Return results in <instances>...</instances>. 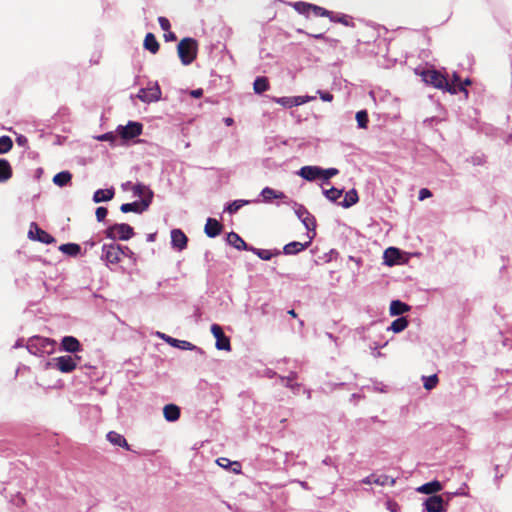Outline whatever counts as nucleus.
Returning <instances> with one entry per match:
<instances>
[{"label": "nucleus", "mask_w": 512, "mask_h": 512, "mask_svg": "<svg viewBox=\"0 0 512 512\" xmlns=\"http://www.w3.org/2000/svg\"><path fill=\"white\" fill-rule=\"evenodd\" d=\"M420 76L422 80L429 85L437 89H441L444 91H448L451 94L458 93V89L454 82H451L447 79V77L441 72L434 69H426L420 72Z\"/></svg>", "instance_id": "nucleus-1"}, {"label": "nucleus", "mask_w": 512, "mask_h": 512, "mask_svg": "<svg viewBox=\"0 0 512 512\" xmlns=\"http://www.w3.org/2000/svg\"><path fill=\"white\" fill-rule=\"evenodd\" d=\"M197 49V41L193 38L187 37L179 42L177 51L183 65H189L195 60Z\"/></svg>", "instance_id": "nucleus-2"}, {"label": "nucleus", "mask_w": 512, "mask_h": 512, "mask_svg": "<svg viewBox=\"0 0 512 512\" xmlns=\"http://www.w3.org/2000/svg\"><path fill=\"white\" fill-rule=\"evenodd\" d=\"M123 258L122 246L114 242L103 244L101 248L100 259L104 261L109 268L118 265Z\"/></svg>", "instance_id": "nucleus-3"}, {"label": "nucleus", "mask_w": 512, "mask_h": 512, "mask_svg": "<svg viewBox=\"0 0 512 512\" xmlns=\"http://www.w3.org/2000/svg\"><path fill=\"white\" fill-rule=\"evenodd\" d=\"M56 342L45 337H32L27 343V349L31 354L44 355L51 354L55 349Z\"/></svg>", "instance_id": "nucleus-4"}, {"label": "nucleus", "mask_w": 512, "mask_h": 512, "mask_svg": "<svg viewBox=\"0 0 512 512\" xmlns=\"http://www.w3.org/2000/svg\"><path fill=\"white\" fill-rule=\"evenodd\" d=\"M105 235L113 241H127L134 236V229L129 224L116 223L106 229Z\"/></svg>", "instance_id": "nucleus-5"}, {"label": "nucleus", "mask_w": 512, "mask_h": 512, "mask_svg": "<svg viewBox=\"0 0 512 512\" xmlns=\"http://www.w3.org/2000/svg\"><path fill=\"white\" fill-rule=\"evenodd\" d=\"M80 361L81 357L78 355H65L53 358L49 365L62 373H70L77 368Z\"/></svg>", "instance_id": "nucleus-6"}, {"label": "nucleus", "mask_w": 512, "mask_h": 512, "mask_svg": "<svg viewBox=\"0 0 512 512\" xmlns=\"http://www.w3.org/2000/svg\"><path fill=\"white\" fill-rule=\"evenodd\" d=\"M142 130L143 125L141 123L129 121L127 125H119L116 132L122 139L130 140L141 135Z\"/></svg>", "instance_id": "nucleus-7"}, {"label": "nucleus", "mask_w": 512, "mask_h": 512, "mask_svg": "<svg viewBox=\"0 0 512 512\" xmlns=\"http://www.w3.org/2000/svg\"><path fill=\"white\" fill-rule=\"evenodd\" d=\"M406 262L407 258H404V253L396 247H389L383 253V263L386 266L392 267Z\"/></svg>", "instance_id": "nucleus-8"}, {"label": "nucleus", "mask_w": 512, "mask_h": 512, "mask_svg": "<svg viewBox=\"0 0 512 512\" xmlns=\"http://www.w3.org/2000/svg\"><path fill=\"white\" fill-rule=\"evenodd\" d=\"M137 98L144 103L156 102L161 98V89L157 83H154L152 86L140 89Z\"/></svg>", "instance_id": "nucleus-9"}, {"label": "nucleus", "mask_w": 512, "mask_h": 512, "mask_svg": "<svg viewBox=\"0 0 512 512\" xmlns=\"http://www.w3.org/2000/svg\"><path fill=\"white\" fill-rule=\"evenodd\" d=\"M211 333L216 339L215 346L218 350H231V344L229 338L224 334L223 329L218 324L211 325Z\"/></svg>", "instance_id": "nucleus-10"}, {"label": "nucleus", "mask_w": 512, "mask_h": 512, "mask_svg": "<svg viewBox=\"0 0 512 512\" xmlns=\"http://www.w3.org/2000/svg\"><path fill=\"white\" fill-rule=\"evenodd\" d=\"M295 213L299 220L303 223V225L306 227V229L312 233L315 230L316 222L314 217L306 210V208L302 205L296 204L294 207Z\"/></svg>", "instance_id": "nucleus-11"}, {"label": "nucleus", "mask_w": 512, "mask_h": 512, "mask_svg": "<svg viewBox=\"0 0 512 512\" xmlns=\"http://www.w3.org/2000/svg\"><path fill=\"white\" fill-rule=\"evenodd\" d=\"M132 193L134 197L141 198L140 202L145 204V206H150L153 199V192L148 186L142 183H137L132 186Z\"/></svg>", "instance_id": "nucleus-12"}, {"label": "nucleus", "mask_w": 512, "mask_h": 512, "mask_svg": "<svg viewBox=\"0 0 512 512\" xmlns=\"http://www.w3.org/2000/svg\"><path fill=\"white\" fill-rule=\"evenodd\" d=\"M314 236H315V232H313L311 234L308 233L307 234L308 240L305 243L294 241V242H290V243L286 244L283 248L284 254L294 255V254H297V253L303 251L311 244Z\"/></svg>", "instance_id": "nucleus-13"}, {"label": "nucleus", "mask_w": 512, "mask_h": 512, "mask_svg": "<svg viewBox=\"0 0 512 512\" xmlns=\"http://www.w3.org/2000/svg\"><path fill=\"white\" fill-rule=\"evenodd\" d=\"M28 236L33 240H38L46 244L52 243L54 241V238L44 230L40 229L36 223L30 224Z\"/></svg>", "instance_id": "nucleus-14"}, {"label": "nucleus", "mask_w": 512, "mask_h": 512, "mask_svg": "<svg viewBox=\"0 0 512 512\" xmlns=\"http://www.w3.org/2000/svg\"><path fill=\"white\" fill-rule=\"evenodd\" d=\"M188 238L180 229H173L171 231V246L172 248L182 251L187 247Z\"/></svg>", "instance_id": "nucleus-15"}, {"label": "nucleus", "mask_w": 512, "mask_h": 512, "mask_svg": "<svg viewBox=\"0 0 512 512\" xmlns=\"http://www.w3.org/2000/svg\"><path fill=\"white\" fill-rule=\"evenodd\" d=\"M424 506L427 512H444L445 505L443 498L439 495H434L427 498L424 502Z\"/></svg>", "instance_id": "nucleus-16"}, {"label": "nucleus", "mask_w": 512, "mask_h": 512, "mask_svg": "<svg viewBox=\"0 0 512 512\" xmlns=\"http://www.w3.org/2000/svg\"><path fill=\"white\" fill-rule=\"evenodd\" d=\"M322 168L318 166H303L298 175L307 181L321 179Z\"/></svg>", "instance_id": "nucleus-17"}, {"label": "nucleus", "mask_w": 512, "mask_h": 512, "mask_svg": "<svg viewBox=\"0 0 512 512\" xmlns=\"http://www.w3.org/2000/svg\"><path fill=\"white\" fill-rule=\"evenodd\" d=\"M61 348L66 352L76 353L81 351V344L77 338L65 336L61 340Z\"/></svg>", "instance_id": "nucleus-18"}, {"label": "nucleus", "mask_w": 512, "mask_h": 512, "mask_svg": "<svg viewBox=\"0 0 512 512\" xmlns=\"http://www.w3.org/2000/svg\"><path fill=\"white\" fill-rule=\"evenodd\" d=\"M260 196L262 197V201L265 203H271L274 199H285L286 195L278 190H275L270 187H265L262 189Z\"/></svg>", "instance_id": "nucleus-19"}, {"label": "nucleus", "mask_w": 512, "mask_h": 512, "mask_svg": "<svg viewBox=\"0 0 512 512\" xmlns=\"http://www.w3.org/2000/svg\"><path fill=\"white\" fill-rule=\"evenodd\" d=\"M221 224L213 218H208L205 224V233L208 237L214 238L221 232Z\"/></svg>", "instance_id": "nucleus-20"}, {"label": "nucleus", "mask_w": 512, "mask_h": 512, "mask_svg": "<svg viewBox=\"0 0 512 512\" xmlns=\"http://www.w3.org/2000/svg\"><path fill=\"white\" fill-rule=\"evenodd\" d=\"M227 242L229 245L233 246L234 248L240 251L250 249L246 242L235 232H230L227 235Z\"/></svg>", "instance_id": "nucleus-21"}, {"label": "nucleus", "mask_w": 512, "mask_h": 512, "mask_svg": "<svg viewBox=\"0 0 512 512\" xmlns=\"http://www.w3.org/2000/svg\"><path fill=\"white\" fill-rule=\"evenodd\" d=\"M114 194L115 192L113 188L98 189L93 194V201L95 203L107 202L113 199Z\"/></svg>", "instance_id": "nucleus-22"}, {"label": "nucleus", "mask_w": 512, "mask_h": 512, "mask_svg": "<svg viewBox=\"0 0 512 512\" xmlns=\"http://www.w3.org/2000/svg\"><path fill=\"white\" fill-rule=\"evenodd\" d=\"M106 438L114 446H119V447L125 448L126 450L130 449V446L127 443L124 436L119 434L118 432L110 431L107 434Z\"/></svg>", "instance_id": "nucleus-23"}, {"label": "nucleus", "mask_w": 512, "mask_h": 512, "mask_svg": "<svg viewBox=\"0 0 512 512\" xmlns=\"http://www.w3.org/2000/svg\"><path fill=\"white\" fill-rule=\"evenodd\" d=\"M442 489L443 485L439 481L435 480L419 486L416 490L422 494H434Z\"/></svg>", "instance_id": "nucleus-24"}, {"label": "nucleus", "mask_w": 512, "mask_h": 512, "mask_svg": "<svg viewBox=\"0 0 512 512\" xmlns=\"http://www.w3.org/2000/svg\"><path fill=\"white\" fill-rule=\"evenodd\" d=\"M148 207L149 206H145V204H143L140 201H135L132 203L122 204L120 207V210L123 213H128V212L142 213V212L146 211L148 209Z\"/></svg>", "instance_id": "nucleus-25"}, {"label": "nucleus", "mask_w": 512, "mask_h": 512, "mask_svg": "<svg viewBox=\"0 0 512 512\" xmlns=\"http://www.w3.org/2000/svg\"><path fill=\"white\" fill-rule=\"evenodd\" d=\"M163 414L167 421L174 422L180 417V409L174 404L165 405L163 408Z\"/></svg>", "instance_id": "nucleus-26"}, {"label": "nucleus", "mask_w": 512, "mask_h": 512, "mask_svg": "<svg viewBox=\"0 0 512 512\" xmlns=\"http://www.w3.org/2000/svg\"><path fill=\"white\" fill-rule=\"evenodd\" d=\"M217 464L224 469H231L235 474L241 472V466L238 462H232L228 458L220 457L216 460Z\"/></svg>", "instance_id": "nucleus-27"}, {"label": "nucleus", "mask_w": 512, "mask_h": 512, "mask_svg": "<svg viewBox=\"0 0 512 512\" xmlns=\"http://www.w3.org/2000/svg\"><path fill=\"white\" fill-rule=\"evenodd\" d=\"M12 177V168L5 159H0V182H6Z\"/></svg>", "instance_id": "nucleus-28"}, {"label": "nucleus", "mask_w": 512, "mask_h": 512, "mask_svg": "<svg viewBox=\"0 0 512 512\" xmlns=\"http://www.w3.org/2000/svg\"><path fill=\"white\" fill-rule=\"evenodd\" d=\"M409 310V306L399 300H394L390 304V314L393 316L401 315Z\"/></svg>", "instance_id": "nucleus-29"}, {"label": "nucleus", "mask_w": 512, "mask_h": 512, "mask_svg": "<svg viewBox=\"0 0 512 512\" xmlns=\"http://www.w3.org/2000/svg\"><path fill=\"white\" fill-rule=\"evenodd\" d=\"M171 346L178 348L180 350H196V351L202 353V350L200 348H198L197 346H195L194 344H192L191 342L186 341V340H178V339L173 338V341L171 342Z\"/></svg>", "instance_id": "nucleus-30"}, {"label": "nucleus", "mask_w": 512, "mask_h": 512, "mask_svg": "<svg viewBox=\"0 0 512 512\" xmlns=\"http://www.w3.org/2000/svg\"><path fill=\"white\" fill-rule=\"evenodd\" d=\"M144 47L155 54L159 50V43L152 33H148L144 39Z\"/></svg>", "instance_id": "nucleus-31"}, {"label": "nucleus", "mask_w": 512, "mask_h": 512, "mask_svg": "<svg viewBox=\"0 0 512 512\" xmlns=\"http://www.w3.org/2000/svg\"><path fill=\"white\" fill-rule=\"evenodd\" d=\"M358 202V194L355 189L346 192L345 197L341 205L344 208H349Z\"/></svg>", "instance_id": "nucleus-32"}, {"label": "nucleus", "mask_w": 512, "mask_h": 512, "mask_svg": "<svg viewBox=\"0 0 512 512\" xmlns=\"http://www.w3.org/2000/svg\"><path fill=\"white\" fill-rule=\"evenodd\" d=\"M71 174L67 171H62V172H59L57 173L54 177H53V183L57 186H65L66 184H68L71 180Z\"/></svg>", "instance_id": "nucleus-33"}, {"label": "nucleus", "mask_w": 512, "mask_h": 512, "mask_svg": "<svg viewBox=\"0 0 512 512\" xmlns=\"http://www.w3.org/2000/svg\"><path fill=\"white\" fill-rule=\"evenodd\" d=\"M407 326H408V321L404 317H400L391 323L388 330H391L394 333H399V332L403 331Z\"/></svg>", "instance_id": "nucleus-34"}, {"label": "nucleus", "mask_w": 512, "mask_h": 512, "mask_svg": "<svg viewBox=\"0 0 512 512\" xmlns=\"http://www.w3.org/2000/svg\"><path fill=\"white\" fill-rule=\"evenodd\" d=\"M59 250L67 255L76 256L80 252V246L74 243L62 244Z\"/></svg>", "instance_id": "nucleus-35"}, {"label": "nucleus", "mask_w": 512, "mask_h": 512, "mask_svg": "<svg viewBox=\"0 0 512 512\" xmlns=\"http://www.w3.org/2000/svg\"><path fill=\"white\" fill-rule=\"evenodd\" d=\"M373 483L380 486L394 485L395 480L387 475H374Z\"/></svg>", "instance_id": "nucleus-36"}, {"label": "nucleus", "mask_w": 512, "mask_h": 512, "mask_svg": "<svg viewBox=\"0 0 512 512\" xmlns=\"http://www.w3.org/2000/svg\"><path fill=\"white\" fill-rule=\"evenodd\" d=\"M323 193L328 200L335 202L342 196L343 191L332 187L324 190Z\"/></svg>", "instance_id": "nucleus-37"}, {"label": "nucleus", "mask_w": 512, "mask_h": 512, "mask_svg": "<svg viewBox=\"0 0 512 512\" xmlns=\"http://www.w3.org/2000/svg\"><path fill=\"white\" fill-rule=\"evenodd\" d=\"M249 251L256 254L262 260H270L274 256V253H272L270 250H266V249H258V248L250 247ZM277 254H278V252L275 253V255H277Z\"/></svg>", "instance_id": "nucleus-38"}, {"label": "nucleus", "mask_w": 512, "mask_h": 512, "mask_svg": "<svg viewBox=\"0 0 512 512\" xmlns=\"http://www.w3.org/2000/svg\"><path fill=\"white\" fill-rule=\"evenodd\" d=\"M254 91L256 93H262L264 91H266L269 87V84H268V81L265 77H258L255 81H254Z\"/></svg>", "instance_id": "nucleus-39"}, {"label": "nucleus", "mask_w": 512, "mask_h": 512, "mask_svg": "<svg viewBox=\"0 0 512 512\" xmlns=\"http://www.w3.org/2000/svg\"><path fill=\"white\" fill-rule=\"evenodd\" d=\"M292 6L298 13L308 15L311 11L312 4L299 1L293 3Z\"/></svg>", "instance_id": "nucleus-40"}, {"label": "nucleus", "mask_w": 512, "mask_h": 512, "mask_svg": "<svg viewBox=\"0 0 512 512\" xmlns=\"http://www.w3.org/2000/svg\"><path fill=\"white\" fill-rule=\"evenodd\" d=\"M249 203L250 201L248 200H235L226 207V211H228L230 214H233L237 212L241 207Z\"/></svg>", "instance_id": "nucleus-41"}, {"label": "nucleus", "mask_w": 512, "mask_h": 512, "mask_svg": "<svg viewBox=\"0 0 512 512\" xmlns=\"http://www.w3.org/2000/svg\"><path fill=\"white\" fill-rule=\"evenodd\" d=\"M356 121L358 124V127L361 129H366L368 124V115L367 112L364 110L358 111L356 113Z\"/></svg>", "instance_id": "nucleus-42"}, {"label": "nucleus", "mask_w": 512, "mask_h": 512, "mask_svg": "<svg viewBox=\"0 0 512 512\" xmlns=\"http://www.w3.org/2000/svg\"><path fill=\"white\" fill-rule=\"evenodd\" d=\"M13 143L10 137L1 136L0 137V154L7 153L12 148Z\"/></svg>", "instance_id": "nucleus-43"}, {"label": "nucleus", "mask_w": 512, "mask_h": 512, "mask_svg": "<svg viewBox=\"0 0 512 512\" xmlns=\"http://www.w3.org/2000/svg\"><path fill=\"white\" fill-rule=\"evenodd\" d=\"M438 383L437 375L424 376L423 377V386L427 390L433 389Z\"/></svg>", "instance_id": "nucleus-44"}, {"label": "nucleus", "mask_w": 512, "mask_h": 512, "mask_svg": "<svg viewBox=\"0 0 512 512\" xmlns=\"http://www.w3.org/2000/svg\"><path fill=\"white\" fill-rule=\"evenodd\" d=\"M274 101L278 104H280L283 107L291 108L296 106L295 105V97H280V98H274Z\"/></svg>", "instance_id": "nucleus-45"}, {"label": "nucleus", "mask_w": 512, "mask_h": 512, "mask_svg": "<svg viewBox=\"0 0 512 512\" xmlns=\"http://www.w3.org/2000/svg\"><path fill=\"white\" fill-rule=\"evenodd\" d=\"M311 11L316 16H321V17L325 16V17H329L331 20H334V17L332 16L331 12L320 7V6H316V5L312 4Z\"/></svg>", "instance_id": "nucleus-46"}, {"label": "nucleus", "mask_w": 512, "mask_h": 512, "mask_svg": "<svg viewBox=\"0 0 512 512\" xmlns=\"http://www.w3.org/2000/svg\"><path fill=\"white\" fill-rule=\"evenodd\" d=\"M459 81H460V79H459L458 75L454 74L453 80L451 82H454V84L456 85V88L458 89V92L463 91L465 93V95L467 96L468 92L465 89V86L470 85L471 81L469 79H466L463 83H460Z\"/></svg>", "instance_id": "nucleus-47"}, {"label": "nucleus", "mask_w": 512, "mask_h": 512, "mask_svg": "<svg viewBox=\"0 0 512 512\" xmlns=\"http://www.w3.org/2000/svg\"><path fill=\"white\" fill-rule=\"evenodd\" d=\"M337 174H338V169H336V168H328V169L322 168L321 179L324 182H327L331 177H333Z\"/></svg>", "instance_id": "nucleus-48"}, {"label": "nucleus", "mask_w": 512, "mask_h": 512, "mask_svg": "<svg viewBox=\"0 0 512 512\" xmlns=\"http://www.w3.org/2000/svg\"><path fill=\"white\" fill-rule=\"evenodd\" d=\"M95 139L98 141H107L110 143H114V141L116 140V134L113 132H108V133L96 136Z\"/></svg>", "instance_id": "nucleus-49"}, {"label": "nucleus", "mask_w": 512, "mask_h": 512, "mask_svg": "<svg viewBox=\"0 0 512 512\" xmlns=\"http://www.w3.org/2000/svg\"><path fill=\"white\" fill-rule=\"evenodd\" d=\"M122 251H123V257H126V258L130 259L131 261L136 262V260H137L136 254L129 247L122 246Z\"/></svg>", "instance_id": "nucleus-50"}, {"label": "nucleus", "mask_w": 512, "mask_h": 512, "mask_svg": "<svg viewBox=\"0 0 512 512\" xmlns=\"http://www.w3.org/2000/svg\"><path fill=\"white\" fill-rule=\"evenodd\" d=\"M295 97V105L299 106L315 99L314 96H294Z\"/></svg>", "instance_id": "nucleus-51"}, {"label": "nucleus", "mask_w": 512, "mask_h": 512, "mask_svg": "<svg viewBox=\"0 0 512 512\" xmlns=\"http://www.w3.org/2000/svg\"><path fill=\"white\" fill-rule=\"evenodd\" d=\"M107 213H108V211L105 207H98L95 212L96 219L99 222L103 221L106 218Z\"/></svg>", "instance_id": "nucleus-52"}, {"label": "nucleus", "mask_w": 512, "mask_h": 512, "mask_svg": "<svg viewBox=\"0 0 512 512\" xmlns=\"http://www.w3.org/2000/svg\"><path fill=\"white\" fill-rule=\"evenodd\" d=\"M158 22H159V25L162 30H164V31L170 30L171 25L167 18L161 16L158 18Z\"/></svg>", "instance_id": "nucleus-53"}, {"label": "nucleus", "mask_w": 512, "mask_h": 512, "mask_svg": "<svg viewBox=\"0 0 512 512\" xmlns=\"http://www.w3.org/2000/svg\"><path fill=\"white\" fill-rule=\"evenodd\" d=\"M432 196V193L429 189L427 188H422L419 190V195H418V198L420 201H423L427 198H430Z\"/></svg>", "instance_id": "nucleus-54"}, {"label": "nucleus", "mask_w": 512, "mask_h": 512, "mask_svg": "<svg viewBox=\"0 0 512 512\" xmlns=\"http://www.w3.org/2000/svg\"><path fill=\"white\" fill-rule=\"evenodd\" d=\"M317 94L319 95L321 100H323L325 102H331L333 100V95L329 92H324V91L318 90Z\"/></svg>", "instance_id": "nucleus-55"}, {"label": "nucleus", "mask_w": 512, "mask_h": 512, "mask_svg": "<svg viewBox=\"0 0 512 512\" xmlns=\"http://www.w3.org/2000/svg\"><path fill=\"white\" fill-rule=\"evenodd\" d=\"M156 336L159 337L160 339L164 340L169 345H171V342L173 341V337L168 336L165 333H162V332H159V331L156 332Z\"/></svg>", "instance_id": "nucleus-56"}, {"label": "nucleus", "mask_w": 512, "mask_h": 512, "mask_svg": "<svg viewBox=\"0 0 512 512\" xmlns=\"http://www.w3.org/2000/svg\"><path fill=\"white\" fill-rule=\"evenodd\" d=\"M165 35H164V38L166 41H175L176 40V35L171 32V31H165Z\"/></svg>", "instance_id": "nucleus-57"}, {"label": "nucleus", "mask_w": 512, "mask_h": 512, "mask_svg": "<svg viewBox=\"0 0 512 512\" xmlns=\"http://www.w3.org/2000/svg\"><path fill=\"white\" fill-rule=\"evenodd\" d=\"M189 93L194 98H200L203 95V90L199 88V89L191 90Z\"/></svg>", "instance_id": "nucleus-58"}, {"label": "nucleus", "mask_w": 512, "mask_h": 512, "mask_svg": "<svg viewBox=\"0 0 512 512\" xmlns=\"http://www.w3.org/2000/svg\"><path fill=\"white\" fill-rule=\"evenodd\" d=\"M135 184H133L132 182L128 181V182H125L121 185L123 191H132V186H134Z\"/></svg>", "instance_id": "nucleus-59"}, {"label": "nucleus", "mask_w": 512, "mask_h": 512, "mask_svg": "<svg viewBox=\"0 0 512 512\" xmlns=\"http://www.w3.org/2000/svg\"><path fill=\"white\" fill-rule=\"evenodd\" d=\"M292 380H293V378H292V377L282 378L283 383H284L286 386H288V387H290V388H292V389H293V388H294V385L292 384Z\"/></svg>", "instance_id": "nucleus-60"}, {"label": "nucleus", "mask_w": 512, "mask_h": 512, "mask_svg": "<svg viewBox=\"0 0 512 512\" xmlns=\"http://www.w3.org/2000/svg\"><path fill=\"white\" fill-rule=\"evenodd\" d=\"M373 479H374V474H372V475H370V476H368V477L364 478V479L362 480V483H364V484H368V485H370V484H374V483H373Z\"/></svg>", "instance_id": "nucleus-61"}, {"label": "nucleus", "mask_w": 512, "mask_h": 512, "mask_svg": "<svg viewBox=\"0 0 512 512\" xmlns=\"http://www.w3.org/2000/svg\"><path fill=\"white\" fill-rule=\"evenodd\" d=\"M155 239H156V233H150V234L147 235V238H146V240L148 242H154Z\"/></svg>", "instance_id": "nucleus-62"}, {"label": "nucleus", "mask_w": 512, "mask_h": 512, "mask_svg": "<svg viewBox=\"0 0 512 512\" xmlns=\"http://www.w3.org/2000/svg\"><path fill=\"white\" fill-rule=\"evenodd\" d=\"M224 123L227 126H231L234 123V120L232 118H230V117H227V118H224Z\"/></svg>", "instance_id": "nucleus-63"}, {"label": "nucleus", "mask_w": 512, "mask_h": 512, "mask_svg": "<svg viewBox=\"0 0 512 512\" xmlns=\"http://www.w3.org/2000/svg\"><path fill=\"white\" fill-rule=\"evenodd\" d=\"M17 142L22 145L26 142V138L23 136L18 137Z\"/></svg>", "instance_id": "nucleus-64"}]
</instances>
